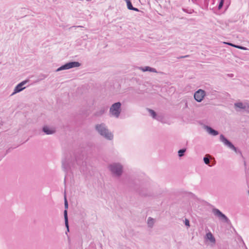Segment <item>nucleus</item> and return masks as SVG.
Segmentation results:
<instances>
[{"mask_svg":"<svg viewBox=\"0 0 249 249\" xmlns=\"http://www.w3.org/2000/svg\"><path fill=\"white\" fill-rule=\"evenodd\" d=\"M95 129L98 133L108 140H112L113 139V135L107 128L106 125L102 123L95 125Z\"/></svg>","mask_w":249,"mask_h":249,"instance_id":"nucleus-1","label":"nucleus"},{"mask_svg":"<svg viewBox=\"0 0 249 249\" xmlns=\"http://www.w3.org/2000/svg\"><path fill=\"white\" fill-rule=\"evenodd\" d=\"M111 173L115 176L120 177L123 173V166L120 163L114 162L108 166Z\"/></svg>","mask_w":249,"mask_h":249,"instance_id":"nucleus-2","label":"nucleus"},{"mask_svg":"<svg viewBox=\"0 0 249 249\" xmlns=\"http://www.w3.org/2000/svg\"><path fill=\"white\" fill-rule=\"evenodd\" d=\"M121 106L120 102L113 104L109 108V113L111 116L118 118L121 112Z\"/></svg>","mask_w":249,"mask_h":249,"instance_id":"nucleus-3","label":"nucleus"},{"mask_svg":"<svg viewBox=\"0 0 249 249\" xmlns=\"http://www.w3.org/2000/svg\"><path fill=\"white\" fill-rule=\"evenodd\" d=\"M81 65V64L78 62L73 61L68 62L59 68H58L56 71H59L63 70H69L70 69L75 67H78Z\"/></svg>","mask_w":249,"mask_h":249,"instance_id":"nucleus-4","label":"nucleus"},{"mask_svg":"<svg viewBox=\"0 0 249 249\" xmlns=\"http://www.w3.org/2000/svg\"><path fill=\"white\" fill-rule=\"evenodd\" d=\"M212 212L213 214L217 216L220 220L225 222L227 224H230L231 223L230 219L219 210L216 208H214L212 210Z\"/></svg>","mask_w":249,"mask_h":249,"instance_id":"nucleus-5","label":"nucleus"},{"mask_svg":"<svg viewBox=\"0 0 249 249\" xmlns=\"http://www.w3.org/2000/svg\"><path fill=\"white\" fill-rule=\"evenodd\" d=\"M220 141L223 143V144L230 148L231 149H232L234 151H236V148L233 145V144L230 142L228 139H227L225 136L223 134H221L220 135Z\"/></svg>","mask_w":249,"mask_h":249,"instance_id":"nucleus-6","label":"nucleus"},{"mask_svg":"<svg viewBox=\"0 0 249 249\" xmlns=\"http://www.w3.org/2000/svg\"><path fill=\"white\" fill-rule=\"evenodd\" d=\"M27 82L28 80H24L18 84L14 89V92L11 94V96L25 89V87H23Z\"/></svg>","mask_w":249,"mask_h":249,"instance_id":"nucleus-7","label":"nucleus"},{"mask_svg":"<svg viewBox=\"0 0 249 249\" xmlns=\"http://www.w3.org/2000/svg\"><path fill=\"white\" fill-rule=\"evenodd\" d=\"M205 96V92L202 89H198L194 93V98L198 102H201Z\"/></svg>","mask_w":249,"mask_h":249,"instance_id":"nucleus-8","label":"nucleus"},{"mask_svg":"<svg viewBox=\"0 0 249 249\" xmlns=\"http://www.w3.org/2000/svg\"><path fill=\"white\" fill-rule=\"evenodd\" d=\"M234 107L237 111L239 109L248 110L249 109V104L248 102H237L234 104Z\"/></svg>","mask_w":249,"mask_h":249,"instance_id":"nucleus-9","label":"nucleus"},{"mask_svg":"<svg viewBox=\"0 0 249 249\" xmlns=\"http://www.w3.org/2000/svg\"><path fill=\"white\" fill-rule=\"evenodd\" d=\"M65 209H68V203L67 200V199L66 197H65ZM64 219H65V224L66 227L67 228V231L66 232V234H67V232L69 231V223H68V215H67V211L65 210L64 212Z\"/></svg>","mask_w":249,"mask_h":249,"instance_id":"nucleus-10","label":"nucleus"},{"mask_svg":"<svg viewBox=\"0 0 249 249\" xmlns=\"http://www.w3.org/2000/svg\"><path fill=\"white\" fill-rule=\"evenodd\" d=\"M42 131L47 135L53 134L55 132L54 128L50 127L47 125H45L43 127Z\"/></svg>","mask_w":249,"mask_h":249,"instance_id":"nucleus-11","label":"nucleus"},{"mask_svg":"<svg viewBox=\"0 0 249 249\" xmlns=\"http://www.w3.org/2000/svg\"><path fill=\"white\" fill-rule=\"evenodd\" d=\"M205 238L210 241L213 245L215 244V239L211 232H209L206 234Z\"/></svg>","mask_w":249,"mask_h":249,"instance_id":"nucleus-12","label":"nucleus"},{"mask_svg":"<svg viewBox=\"0 0 249 249\" xmlns=\"http://www.w3.org/2000/svg\"><path fill=\"white\" fill-rule=\"evenodd\" d=\"M205 129L209 134H211L212 135L216 136L218 134V132L217 131L213 129L210 126H206Z\"/></svg>","mask_w":249,"mask_h":249,"instance_id":"nucleus-13","label":"nucleus"},{"mask_svg":"<svg viewBox=\"0 0 249 249\" xmlns=\"http://www.w3.org/2000/svg\"><path fill=\"white\" fill-rule=\"evenodd\" d=\"M139 69L142 70V71H149L153 72H157V70L155 69L151 68L148 66H146L144 67H140Z\"/></svg>","mask_w":249,"mask_h":249,"instance_id":"nucleus-14","label":"nucleus"},{"mask_svg":"<svg viewBox=\"0 0 249 249\" xmlns=\"http://www.w3.org/2000/svg\"><path fill=\"white\" fill-rule=\"evenodd\" d=\"M126 3V4H127V8L129 10H133V11H139V9L137 8H135L133 6L132 3H131V2L130 1V0H124Z\"/></svg>","mask_w":249,"mask_h":249,"instance_id":"nucleus-15","label":"nucleus"},{"mask_svg":"<svg viewBox=\"0 0 249 249\" xmlns=\"http://www.w3.org/2000/svg\"><path fill=\"white\" fill-rule=\"evenodd\" d=\"M62 168L65 171H67L70 168V165L67 163L66 160H62Z\"/></svg>","mask_w":249,"mask_h":249,"instance_id":"nucleus-16","label":"nucleus"},{"mask_svg":"<svg viewBox=\"0 0 249 249\" xmlns=\"http://www.w3.org/2000/svg\"><path fill=\"white\" fill-rule=\"evenodd\" d=\"M155 223V219L149 217L147 219V224L149 227L152 228L153 227Z\"/></svg>","mask_w":249,"mask_h":249,"instance_id":"nucleus-17","label":"nucleus"},{"mask_svg":"<svg viewBox=\"0 0 249 249\" xmlns=\"http://www.w3.org/2000/svg\"><path fill=\"white\" fill-rule=\"evenodd\" d=\"M148 112L150 113V115L153 118L155 119L157 117V114L156 112H155L153 110L151 109H148Z\"/></svg>","mask_w":249,"mask_h":249,"instance_id":"nucleus-18","label":"nucleus"},{"mask_svg":"<svg viewBox=\"0 0 249 249\" xmlns=\"http://www.w3.org/2000/svg\"><path fill=\"white\" fill-rule=\"evenodd\" d=\"M186 151V149H181L178 150V155L179 157H181L184 155V153Z\"/></svg>","mask_w":249,"mask_h":249,"instance_id":"nucleus-19","label":"nucleus"},{"mask_svg":"<svg viewBox=\"0 0 249 249\" xmlns=\"http://www.w3.org/2000/svg\"><path fill=\"white\" fill-rule=\"evenodd\" d=\"M182 10L184 12L187 13L188 14H192L193 12H194V10L193 9H189V10H188V9H187L182 8Z\"/></svg>","mask_w":249,"mask_h":249,"instance_id":"nucleus-20","label":"nucleus"},{"mask_svg":"<svg viewBox=\"0 0 249 249\" xmlns=\"http://www.w3.org/2000/svg\"><path fill=\"white\" fill-rule=\"evenodd\" d=\"M105 112V110L104 109H101L100 111L97 112L95 114L96 116H100L103 114Z\"/></svg>","mask_w":249,"mask_h":249,"instance_id":"nucleus-21","label":"nucleus"},{"mask_svg":"<svg viewBox=\"0 0 249 249\" xmlns=\"http://www.w3.org/2000/svg\"><path fill=\"white\" fill-rule=\"evenodd\" d=\"M203 160H204V162H205V163L206 164H209L210 163V160H209V158L207 157L206 156L204 157Z\"/></svg>","mask_w":249,"mask_h":249,"instance_id":"nucleus-22","label":"nucleus"},{"mask_svg":"<svg viewBox=\"0 0 249 249\" xmlns=\"http://www.w3.org/2000/svg\"><path fill=\"white\" fill-rule=\"evenodd\" d=\"M224 2V0H220L219 4L218 5V9H220L222 7V6L223 5Z\"/></svg>","mask_w":249,"mask_h":249,"instance_id":"nucleus-23","label":"nucleus"},{"mask_svg":"<svg viewBox=\"0 0 249 249\" xmlns=\"http://www.w3.org/2000/svg\"><path fill=\"white\" fill-rule=\"evenodd\" d=\"M235 48L240 49L243 50H247V48L246 47L241 46H239V45H237V46H235Z\"/></svg>","mask_w":249,"mask_h":249,"instance_id":"nucleus-24","label":"nucleus"},{"mask_svg":"<svg viewBox=\"0 0 249 249\" xmlns=\"http://www.w3.org/2000/svg\"><path fill=\"white\" fill-rule=\"evenodd\" d=\"M224 43L227 44V45H229L230 46H231L232 47H235V46H237V45H235V44H233L231 43H230V42H224Z\"/></svg>","mask_w":249,"mask_h":249,"instance_id":"nucleus-25","label":"nucleus"},{"mask_svg":"<svg viewBox=\"0 0 249 249\" xmlns=\"http://www.w3.org/2000/svg\"><path fill=\"white\" fill-rule=\"evenodd\" d=\"M155 119H156L157 120H158L159 121H161V119H162V117H161V116H157V115L156 118H155Z\"/></svg>","mask_w":249,"mask_h":249,"instance_id":"nucleus-26","label":"nucleus"},{"mask_svg":"<svg viewBox=\"0 0 249 249\" xmlns=\"http://www.w3.org/2000/svg\"><path fill=\"white\" fill-rule=\"evenodd\" d=\"M185 225L186 226H189L190 225H189V220L187 219H185Z\"/></svg>","mask_w":249,"mask_h":249,"instance_id":"nucleus-27","label":"nucleus"},{"mask_svg":"<svg viewBox=\"0 0 249 249\" xmlns=\"http://www.w3.org/2000/svg\"><path fill=\"white\" fill-rule=\"evenodd\" d=\"M188 56H189V55H185V56H181L179 57V58H186V57H187Z\"/></svg>","mask_w":249,"mask_h":249,"instance_id":"nucleus-28","label":"nucleus"},{"mask_svg":"<svg viewBox=\"0 0 249 249\" xmlns=\"http://www.w3.org/2000/svg\"><path fill=\"white\" fill-rule=\"evenodd\" d=\"M196 0H192V1L194 3H195V1H196Z\"/></svg>","mask_w":249,"mask_h":249,"instance_id":"nucleus-29","label":"nucleus"},{"mask_svg":"<svg viewBox=\"0 0 249 249\" xmlns=\"http://www.w3.org/2000/svg\"><path fill=\"white\" fill-rule=\"evenodd\" d=\"M76 162H77V163L78 164H80L79 161L77 160H76Z\"/></svg>","mask_w":249,"mask_h":249,"instance_id":"nucleus-30","label":"nucleus"}]
</instances>
